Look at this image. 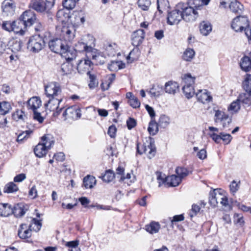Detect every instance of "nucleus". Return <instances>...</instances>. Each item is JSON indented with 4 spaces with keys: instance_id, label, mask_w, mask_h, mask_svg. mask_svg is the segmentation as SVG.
Returning <instances> with one entry per match:
<instances>
[{
    "instance_id": "1",
    "label": "nucleus",
    "mask_w": 251,
    "mask_h": 251,
    "mask_svg": "<svg viewBox=\"0 0 251 251\" xmlns=\"http://www.w3.org/2000/svg\"><path fill=\"white\" fill-rule=\"evenodd\" d=\"M199 7L195 9L187 3H178L174 9L168 12L167 23L170 25L177 24L182 19L187 22L195 21L199 15L197 10Z\"/></svg>"
},
{
    "instance_id": "2",
    "label": "nucleus",
    "mask_w": 251,
    "mask_h": 251,
    "mask_svg": "<svg viewBox=\"0 0 251 251\" xmlns=\"http://www.w3.org/2000/svg\"><path fill=\"white\" fill-rule=\"evenodd\" d=\"M50 50L56 53H59L66 60H73L75 58V51L71 50L69 44L64 42L61 38H54L49 42Z\"/></svg>"
},
{
    "instance_id": "3",
    "label": "nucleus",
    "mask_w": 251,
    "mask_h": 251,
    "mask_svg": "<svg viewBox=\"0 0 251 251\" xmlns=\"http://www.w3.org/2000/svg\"><path fill=\"white\" fill-rule=\"evenodd\" d=\"M231 27L236 32L242 31L244 30L245 34L251 43V28L250 27L249 21L246 16H238L235 18L231 24Z\"/></svg>"
},
{
    "instance_id": "4",
    "label": "nucleus",
    "mask_w": 251,
    "mask_h": 251,
    "mask_svg": "<svg viewBox=\"0 0 251 251\" xmlns=\"http://www.w3.org/2000/svg\"><path fill=\"white\" fill-rule=\"evenodd\" d=\"M137 152L139 154L147 153L149 158L153 157L156 153V147L154 139L150 137L146 139V141L142 145V150L140 149L139 143H137Z\"/></svg>"
},
{
    "instance_id": "5",
    "label": "nucleus",
    "mask_w": 251,
    "mask_h": 251,
    "mask_svg": "<svg viewBox=\"0 0 251 251\" xmlns=\"http://www.w3.org/2000/svg\"><path fill=\"white\" fill-rule=\"evenodd\" d=\"M54 3L48 0H32L29 6L30 8L37 12L47 13L50 12V9L53 7Z\"/></svg>"
},
{
    "instance_id": "6",
    "label": "nucleus",
    "mask_w": 251,
    "mask_h": 251,
    "mask_svg": "<svg viewBox=\"0 0 251 251\" xmlns=\"http://www.w3.org/2000/svg\"><path fill=\"white\" fill-rule=\"evenodd\" d=\"M44 37L34 34L31 36L27 43V49L33 52H38L45 46Z\"/></svg>"
},
{
    "instance_id": "7",
    "label": "nucleus",
    "mask_w": 251,
    "mask_h": 251,
    "mask_svg": "<svg viewBox=\"0 0 251 251\" xmlns=\"http://www.w3.org/2000/svg\"><path fill=\"white\" fill-rule=\"evenodd\" d=\"M71 50H74L75 51V57L76 56V52L85 51L87 53V57H92V59H96L98 57L96 54L93 53V50L94 49L90 46L87 45L85 43L82 42H78L75 47V49H71Z\"/></svg>"
},
{
    "instance_id": "8",
    "label": "nucleus",
    "mask_w": 251,
    "mask_h": 251,
    "mask_svg": "<svg viewBox=\"0 0 251 251\" xmlns=\"http://www.w3.org/2000/svg\"><path fill=\"white\" fill-rule=\"evenodd\" d=\"M62 101V99L58 97H53L49 98V100L47 103L45 104V106L48 108L50 111H55L53 113V115L54 116H58L59 115L63 109V107L59 108V105Z\"/></svg>"
},
{
    "instance_id": "9",
    "label": "nucleus",
    "mask_w": 251,
    "mask_h": 251,
    "mask_svg": "<svg viewBox=\"0 0 251 251\" xmlns=\"http://www.w3.org/2000/svg\"><path fill=\"white\" fill-rule=\"evenodd\" d=\"M81 113L80 109L77 106L74 105L66 109L63 113L64 120L70 119L72 120H77L81 117Z\"/></svg>"
},
{
    "instance_id": "10",
    "label": "nucleus",
    "mask_w": 251,
    "mask_h": 251,
    "mask_svg": "<svg viewBox=\"0 0 251 251\" xmlns=\"http://www.w3.org/2000/svg\"><path fill=\"white\" fill-rule=\"evenodd\" d=\"M24 25V28L30 26L36 20L35 13L31 10H26L23 12L19 18Z\"/></svg>"
},
{
    "instance_id": "11",
    "label": "nucleus",
    "mask_w": 251,
    "mask_h": 251,
    "mask_svg": "<svg viewBox=\"0 0 251 251\" xmlns=\"http://www.w3.org/2000/svg\"><path fill=\"white\" fill-rule=\"evenodd\" d=\"M75 28L72 26H63L60 33V38L64 40L63 42L68 44L69 43H71L75 38Z\"/></svg>"
},
{
    "instance_id": "12",
    "label": "nucleus",
    "mask_w": 251,
    "mask_h": 251,
    "mask_svg": "<svg viewBox=\"0 0 251 251\" xmlns=\"http://www.w3.org/2000/svg\"><path fill=\"white\" fill-rule=\"evenodd\" d=\"M45 94L49 98L58 97L61 93V89L58 83L52 82L45 87Z\"/></svg>"
},
{
    "instance_id": "13",
    "label": "nucleus",
    "mask_w": 251,
    "mask_h": 251,
    "mask_svg": "<svg viewBox=\"0 0 251 251\" xmlns=\"http://www.w3.org/2000/svg\"><path fill=\"white\" fill-rule=\"evenodd\" d=\"M215 122H220L223 127H227L231 122V119L225 112L220 110H216L215 114Z\"/></svg>"
},
{
    "instance_id": "14",
    "label": "nucleus",
    "mask_w": 251,
    "mask_h": 251,
    "mask_svg": "<svg viewBox=\"0 0 251 251\" xmlns=\"http://www.w3.org/2000/svg\"><path fill=\"white\" fill-rule=\"evenodd\" d=\"M93 65V63L89 59L80 60L77 64V70L79 73L83 74L86 72L87 74H89Z\"/></svg>"
},
{
    "instance_id": "15",
    "label": "nucleus",
    "mask_w": 251,
    "mask_h": 251,
    "mask_svg": "<svg viewBox=\"0 0 251 251\" xmlns=\"http://www.w3.org/2000/svg\"><path fill=\"white\" fill-rule=\"evenodd\" d=\"M144 38L145 32L143 29L136 30L131 35L132 45L134 47H138L142 43Z\"/></svg>"
},
{
    "instance_id": "16",
    "label": "nucleus",
    "mask_w": 251,
    "mask_h": 251,
    "mask_svg": "<svg viewBox=\"0 0 251 251\" xmlns=\"http://www.w3.org/2000/svg\"><path fill=\"white\" fill-rule=\"evenodd\" d=\"M26 224H22L18 230V236L22 239H26L31 236L32 229Z\"/></svg>"
},
{
    "instance_id": "17",
    "label": "nucleus",
    "mask_w": 251,
    "mask_h": 251,
    "mask_svg": "<svg viewBox=\"0 0 251 251\" xmlns=\"http://www.w3.org/2000/svg\"><path fill=\"white\" fill-rule=\"evenodd\" d=\"M196 96L199 101L202 103H208L211 101L212 98L210 93L205 89L200 90L196 93Z\"/></svg>"
},
{
    "instance_id": "18",
    "label": "nucleus",
    "mask_w": 251,
    "mask_h": 251,
    "mask_svg": "<svg viewBox=\"0 0 251 251\" xmlns=\"http://www.w3.org/2000/svg\"><path fill=\"white\" fill-rule=\"evenodd\" d=\"M237 100L245 106H249L251 105V92H245L241 94Z\"/></svg>"
},
{
    "instance_id": "19",
    "label": "nucleus",
    "mask_w": 251,
    "mask_h": 251,
    "mask_svg": "<svg viewBox=\"0 0 251 251\" xmlns=\"http://www.w3.org/2000/svg\"><path fill=\"white\" fill-rule=\"evenodd\" d=\"M2 8L3 12L7 15H12L14 13L15 6L12 0H5L2 3Z\"/></svg>"
},
{
    "instance_id": "20",
    "label": "nucleus",
    "mask_w": 251,
    "mask_h": 251,
    "mask_svg": "<svg viewBox=\"0 0 251 251\" xmlns=\"http://www.w3.org/2000/svg\"><path fill=\"white\" fill-rule=\"evenodd\" d=\"M200 31L203 36H207L212 31V25L208 21H202L199 25Z\"/></svg>"
},
{
    "instance_id": "21",
    "label": "nucleus",
    "mask_w": 251,
    "mask_h": 251,
    "mask_svg": "<svg viewBox=\"0 0 251 251\" xmlns=\"http://www.w3.org/2000/svg\"><path fill=\"white\" fill-rule=\"evenodd\" d=\"M13 31L16 34L23 35L25 33L24 25L19 19L17 20L12 21Z\"/></svg>"
},
{
    "instance_id": "22",
    "label": "nucleus",
    "mask_w": 251,
    "mask_h": 251,
    "mask_svg": "<svg viewBox=\"0 0 251 251\" xmlns=\"http://www.w3.org/2000/svg\"><path fill=\"white\" fill-rule=\"evenodd\" d=\"M178 84L177 83L173 81H169L166 82L165 85V91L166 93L175 94L178 89Z\"/></svg>"
},
{
    "instance_id": "23",
    "label": "nucleus",
    "mask_w": 251,
    "mask_h": 251,
    "mask_svg": "<svg viewBox=\"0 0 251 251\" xmlns=\"http://www.w3.org/2000/svg\"><path fill=\"white\" fill-rule=\"evenodd\" d=\"M26 211L25 208L24 204L18 203L12 207V213L16 217H21L23 216Z\"/></svg>"
},
{
    "instance_id": "24",
    "label": "nucleus",
    "mask_w": 251,
    "mask_h": 251,
    "mask_svg": "<svg viewBox=\"0 0 251 251\" xmlns=\"http://www.w3.org/2000/svg\"><path fill=\"white\" fill-rule=\"evenodd\" d=\"M240 66L245 72H249L251 69V59L247 56H244L241 59Z\"/></svg>"
},
{
    "instance_id": "25",
    "label": "nucleus",
    "mask_w": 251,
    "mask_h": 251,
    "mask_svg": "<svg viewBox=\"0 0 251 251\" xmlns=\"http://www.w3.org/2000/svg\"><path fill=\"white\" fill-rule=\"evenodd\" d=\"M167 184L169 186L175 187L178 185L182 179L177 176L172 175L166 177Z\"/></svg>"
},
{
    "instance_id": "26",
    "label": "nucleus",
    "mask_w": 251,
    "mask_h": 251,
    "mask_svg": "<svg viewBox=\"0 0 251 251\" xmlns=\"http://www.w3.org/2000/svg\"><path fill=\"white\" fill-rule=\"evenodd\" d=\"M12 213V207L8 203H0V216L7 217Z\"/></svg>"
},
{
    "instance_id": "27",
    "label": "nucleus",
    "mask_w": 251,
    "mask_h": 251,
    "mask_svg": "<svg viewBox=\"0 0 251 251\" xmlns=\"http://www.w3.org/2000/svg\"><path fill=\"white\" fill-rule=\"evenodd\" d=\"M27 104L29 108L34 111L40 107L41 105V101L38 97H33L28 100Z\"/></svg>"
},
{
    "instance_id": "28",
    "label": "nucleus",
    "mask_w": 251,
    "mask_h": 251,
    "mask_svg": "<svg viewBox=\"0 0 251 251\" xmlns=\"http://www.w3.org/2000/svg\"><path fill=\"white\" fill-rule=\"evenodd\" d=\"M28 221L29 224L28 225L29 228H31L36 232L39 231L42 226V223L41 220H37L35 218L29 217Z\"/></svg>"
},
{
    "instance_id": "29",
    "label": "nucleus",
    "mask_w": 251,
    "mask_h": 251,
    "mask_svg": "<svg viewBox=\"0 0 251 251\" xmlns=\"http://www.w3.org/2000/svg\"><path fill=\"white\" fill-rule=\"evenodd\" d=\"M41 144L43 145L48 150L51 148L54 141L52 136L50 134H45L41 138Z\"/></svg>"
},
{
    "instance_id": "30",
    "label": "nucleus",
    "mask_w": 251,
    "mask_h": 251,
    "mask_svg": "<svg viewBox=\"0 0 251 251\" xmlns=\"http://www.w3.org/2000/svg\"><path fill=\"white\" fill-rule=\"evenodd\" d=\"M48 150L41 143H39L38 145L34 149V152L36 156L41 158L44 156L47 153Z\"/></svg>"
},
{
    "instance_id": "31",
    "label": "nucleus",
    "mask_w": 251,
    "mask_h": 251,
    "mask_svg": "<svg viewBox=\"0 0 251 251\" xmlns=\"http://www.w3.org/2000/svg\"><path fill=\"white\" fill-rule=\"evenodd\" d=\"M160 226L158 222H151L150 224L145 226L147 231L151 234L156 233L159 231Z\"/></svg>"
},
{
    "instance_id": "32",
    "label": "nucleus",
    "mask_w": 251,
    "mask_h": 251,
    "mask_svg": "<svg viewBox=\"0 0 251 251\" xmlns=\"http://www.w3.org/2000/svg\"><path fill=\"white\" fill-rule=\"evenodd\" d=\"M221 194L219 192H217L216 190L210 194L209 197V202L212 207H216L217 206L218 201L217 200L221 199Z\"/></svg>"
},
{
    "instance_id": "33",
    "label": "nucleus",
    "mask_w": 251,
    "mask_h": 251,
    "mask_svg": "<svg viewBox=\"0 0 251 251\" xmlns=\"http://www.w3.org/2000/svg\"><path fill=\"white\" fill-rule=\"evenodd\" d=\"M229 7L232 12L237 14H240L242 13L244 9L243 5L236 0L233 1L232 3L229 5Z\"/></svg>"
},
{
    "instance_id": "34",
    "label": "nucleus",
    "mask_w": 251,
    "mask_h": 251,
    "mask_svg": "<svg viewBox=\"0 0 251 251\" xmlns=\"http://www.w3.org/2000/svg\"><path fill=\"white\" fill-rule=\"evenodd\" d=\"M12 117L16 121L25 122L27 119V115L22 110H17L12 114Z\"/></svg>"
},
{
    "instance_id": "35",
    "label": "nucleus",
    "mask_w": 251,
    "mask_h": 251,
    "mask_svg": "<svg viewBox=\"0 0 251 251\" xmlns=\"http://www.w3.org/2000/svg\"><path fill=\"white\" fill-rule=\"evenodd\" d=\"M11 109L12 107L9 102L6 101L0 102V115H5L8 114Z\"/></svg>"
},
{
    "instance_id": "36",
    "label": "nucleus",
    "mask_w": 251,
    "mask_h": 251,
    "mask_svg": "<svg viewBox=\"0 0 251 251\" xmlns=\"http://www.w3.org/2000/svg\"><path fill=\"white\" fill-rule=\"evenodd\" d=\"M95 178L91 176H87L83 178V185L85 188H92L96 184Z\"/></svg>"
},
{
    "instance_id": "37",
    "label": "nucleus",
    "mask_w": 251,
    "mask_h": 251,
    "mask_svg": "<svg viewBox=\"0 0 251 251\" xmlns=\"http://www.w3.org/2000/svg\"><path fill=\"white\" fill-rule=\"evenodd\" d=\"M158 124L156 123L154 119H151L148 128V130L150 135H154L157 133L158 131Z\"/></svg>"
},
{
    "instance_id": "38",
    "label": "nucleus",
    "mask_w": 251,
    "mask_h": 251,
    "mask_svg": "<svg viewBox=\"0 0 251 251\" xmlns=\"http://www.w3.org/2000/svg\"><path fill=\"white\" fill-rule=\"evenodd\" d=\"M182 91L185 97L188 99L192 98L195 93L193 85H184L182 87Z\"/></svg>"
},
{
    "instance_id": "39",
    "label": "nucleus",
    "mask_w": 251,
    "mask_h": 251,
    "mask_svg": "<svg viewBox=\"0 0 251 251\" xmlns=\"http://www.w3.org/2000/svg\"><path fill=\"white\" fill-rule=\"evenodd\" d=\"M243 87L245 92H251V75L246 74L243 82Z\"/></svg>"
},
{
    "instance_id": "40",
    "label": "nucleus",
    "mask_w": 251,
    "mask_h": 251,
    "mask_svg": "<svg viewBox=\"0 0 251 251\" xmlns=\"http://www.w3.org/2000/svg\"><path fill=\"white\" fill-rule=\"evenodd\" d=\"M18 187L13 182L8 183L4 187L3 192L7 193H11L17 192Z\"/></svg>"
},
{
    "instance_id": "41",
    "label": "nucleus",
    "mask_w": 251,
    "mask_h": 251,
    "mask_svg": "<svg viewBox=\"0 0 251 251\" xmlns=\"http://www.w3.org/2000/svg\"><path fill=\"white\" fill-rule=\"evenodd\" d=\"M157 9L161 13L169 7V2L168 0H157Z\"/></svg>"
},
{
    "instance_id": "42",
    "label": "nucleus",
    "mask_w": 251,
    "mask_h": 251,
    "mask_svg": "<svg viewBox=\"0 0 251 251\" xmlns=\"http://www.w3.org/2000/svg\"><path fill=\"white\" fill-rule=\"evenodd\" d=\"M195 54V52L193 49L188 48L184 52L182 58L184 60L189 61L194 58Z\"/></svg>"
},
{
    "instance_id": "43",
    "label": "nucleus",
    "mask_w": 251,
    "mask_h": 251,
    "mask_svg": "<svg viewBox=\"0 0 251 251\" xmlns=\"http://www.w3.org/2000/svg\"><path fill=\"white\" fill-rule=\"evenodd\" d=\"M34 29L37 32H38V33L36 34L37 35L44 37L47 36V32L45 29L44 26L41 23H37Z\"/></svg>"
},
{
    "instance_id": "44",
    "label": "nucleus",
    "mask_w": 251,
    "mask_h": 251,
    "mask_svg": "<svg viewBox=\"0 0 251 251\" xmlns=\"http://www.w3.org/2000/svg\"><path fill=\"white\" fill-rule=\"evenodd\" d=\"M151 0H138L137 4L138 7L144 11H148L151 5Z\"/></svg>"
},
{
    "instance_id": "45",
    "label": "nucleus",
    "mask_w": 251,
    "mask_h": 251,
    "mask_svg": "<svg viewBox=\"0 0 251 251\" xmlns=\"http://www.w3.org/2000/svg\"><path fill=\"white\" fill-rule=\"evenodd\" d=\"M56 16L59 20L64 22L68 20L70 17L69 13L65 12V9H61L58 11Z\"/></svg>"
},
{
    "instance_id": "46",
    "label": "nucleus",
    "mask_w": 251,
    "mask_h": 251,
    "mask_svg": "<svg viewBox=\"0 0 251 251\" xmlns=\"http://www.w3.org/2000/svg\"><path fill=\"white\" fill-rule=\"evenodd\" d=\"M77 0H63L62 4L63 7L67 10L73 9L75 6Z\"/></svg>"
},
{
    "instance_id": "47",
    "label": "nucleus",
    "mask_w": 251,
    "mask_h": 251,
    "mask_svg": "<svg viewBox=\"0 0 251 251\" xmlns=\"http://www.w3.org/2000/svg\"><path fill=\"white\" fill-rule=\"evenodd\" d=\"M114 177L115 174L110 170H107L104 175L101 176V178L103 181L106 182H111Z\"/></svg>"
},
{
    "instance_id": "48",
    "label": "nucleus",
    "mask_w": 251,
    "mask_h": 251,
    "mask_svg": "<svg viewBox=\"0 0 251 251\" xmlns=\"http://www.w3.org/2000/svg\"><path fill=\"white\" fill-rule=\"evenodd\" d=\"M195 77H193L190 74H185L182 77L184 85H193L195 82Z\"/></svg>"
},
{
    "instance_id": "49",
    "label": "nucleus",
    "mask_w": 251,
    "mask_h": 251,
    "mask_svg": "<svg viewBox=\"0 0 251 251\" xmlns=\"http://www.w3.org/2000/svg\"><path fill=\"white\" fill-rule=\"evenodd\" d=\"M67 62L63 63L61 66V71L63 73V75H67L71 74L73 71V66L69 63L70 61L66 60Z\"/></svg>"
},
{
    "instance_id": "50",
    "label": "nucleus",
    "mask_w": 251,
    "mask_h": 251,
    "mask_svg": "<svg viewBox=\"0 0 251 251\" xmlns=\"http://www.w3.org/2000/svg\"><path fill=\"white\" fill-rule=\"evenodd\" d=\"M176 173L181 179L189 174L188 170L184 167H177L176 169Z\"/></svg>"
},
{
    "instance_id": "51",
    "label": "nucleus",
    "mask_w": 251,
    "mask_h": 251,
    "mask_svg": "<svg viewBox=\"0 0 251 251\" xmlns=\"http://www.w3.org/2000/svg\"><path fill=\"white\" fill-rule=\"evenodd\" d=\"M90 79L88 86L90 89H94L98 86V81L96 79V76L91 73L87 74Z\"/></svg>"
},
{
    "instance_id": "52",
    "label": "nucleus",
    "mask_w": 251,
    "mask_h": 251,
    "mask_svg": "<svg viewBox=\"0 0 251 251\" xmlns=\"http://www.w3.org/2000/svg\"><path fill=\"white\" fill-rule=\"evenodd\" d=\"M170 124V118L164 115H161L160 117L158 125L162 127H165L167 126Z\"/></svg>"
},
{
    "instance_id": "53",
    "label": "nucleus",
    "mask_w": 251,
    "mask_h": 251,
    "mask_svg": "<svg viewBox=\"0 0 251 251\" xmlns=\"http://www.w3.org/2000/svg\"><path fill=\"white\" fill-rule=\"evenodd\" d=\"M240 182H237L235 180H233L230 185V191L231 193L234 195L235 193L238 190L240 187Z\"/></svg>"
},
{
    "instance_id": "54",
    "label": "nucleus",
    "mask_w": 251,
    "mask_h": 251,
    "mask_svg": "<svg viewBox=\"0 0 251 251\" xmlns=\"http://www.w3.org/2000/svg\"><path fill=\"white\" fill-rule=\"evenodd\" d=\"M1 27L7 31H13L12 21H4L1 24Z\"/></svg>"
},
{
    "instance_id": "55",
    "label": "nucleus",
    "mask_w": 251,
    "mask_h": 251,
    "mask_svg": "<svg viewBox=\"0 0 251 251\" xmlns=\"http://www.w3.org/2000/svg\"><path fill=\"white\" fill-rule=\"evenodd\" d=\"M119 63L121 64V61H112L109 64L108 68L111 71H116L119 70Z\"/></svg>"
},
{
    "instance_id": "56",
    "label": "nucleus",
    "mask_w": 251,
    "mask_h": 251,
    "mask_svg": "<svg viewBox=\"0 0 251 251\" xmlns=\"http://www.w3.org/2000/svg\"><path fill=\"white\" fill-rule=\"evenodd\" d=\"M162 91V87H160L159 85L153 86L150 90V93L154 97H158Z\"/></svg>"
},
{
    "instance_id": "57",
    "label": "nucleus",
    "mask_w": 251,
    "mask_h": 251,
    "mask_svg": "<svg viewBox=\"0 0 251 251\" xmlns=\"http://www.w3.org/2000/svg\"><path fill=\"white\" fill-rule=\"evenodd\" d=\"M200 209L201 208L199 205L196 204H193L192 206L191 210L189 213L190 217L192 218L194 216H196L197 213L199 212Z\"/></svg>"
},
{
    "instance_id": "58",
    "label": "nucleus",
    "mask_w": 251,
    "mask_h": 251,
    "mask_svg": "<svg viewBox=\"0 0 251 251\" xmlns=\"http://www.w3.org/2000/svg\"><path fill=\"white\" fill-rule=\"evenodd\" d=\"M32 131L30 130H26L20 133L17 137V141L18 142H21L27 137Z\"/></svg>"
},
{
    "instance_id": "59",
    "label": "nucleus",
    "mask_w": 251,
    "mask_h": 251,
    "mask_svg": "<svg viewBox=\"0 0 251 251\" xmlns=\"http://www.w3.org/2000/svg\"><path fill=\"white\" fill-rule=\"evenodd\" d=\"M128 102L129 105L134 108H138L140 105V102L136 97H134L131 100H128Z\"/></svg>"
},
{
    "instance_id": "60",
    "label": "nucleus",
    "mask_w": 251,
    "mask_h": 251,
    "mask_svg": "<svg viewBox=\"0 0 251 251\" xmlns=\"http://www.w3.org/2000/svg\"><path fill=\"white\" fill-rule=\"evenodd\" d=\"M232 139V137L229 134L221 132V140L226 145L229 144Z\"/></svg>"
},
{
    "instance_id": "61",
    "label": "nucleus",
    "mask_w": 251,
    "mask_h": 251,
    "mask_svg": "<svg viewBox=\"0 0 251 251\" xmlns=\"http://www.w3.org/2000/svg\"><path fill=\"white\" fill-rule=\"evenodd\" d=\"M126 125L128 129L130 130L136 126V121L134 118H129L126 121Z\"/></svg>"
},
{
    "instance_id": "62",
    "label": "nucleus",
    "mask_w": 251,
    "mask_h": 251,
    "mask_svg": "<svg viewBox=\"0 0 251 251\" xmlns=\"http://www.w3.org/2000/svg\"><path fill=\"white\" fill-rule=\"evenodd\" d=\"M184 217L182 214L175 215L173 217V219L171 220V226L172 228L174 227V223L177 222H180L184 220Z\"/></svg>"
},
{
    "instance_id": "63",
    "label": "nucleus",
    "mask_w": 251,
    "mask_h": 251,
    "mask_svg": "<svg viewBox=\"0 0 251 251\" xmlns=\"http://www.w3.org/2000/svg\"><path fill=\"white\" fill-rule=\"evenodd\" d=\"M239 108L240 107L238 102L237 101H233L230 104L228 108V110L229 111L236 112L239 109Z\"/></svg>"
},
{
    "instance_id": "64",
    "label": "nucleus",
    "mask_w": 251,
    "mask_h": 251,
    "mask_svg": "<svg viewBox=\"0 0 251 251\" xmlns=\"http://www.w3.org/2000/svg\"><path fill=\"white\" fill-rule=\"evenodd\" d=\"M117 129L114 125H112L109 127L107 133L110 137L113 138L115 136Z\"/></svg>"
}]
</instances>
